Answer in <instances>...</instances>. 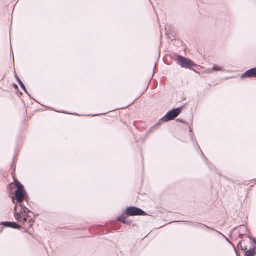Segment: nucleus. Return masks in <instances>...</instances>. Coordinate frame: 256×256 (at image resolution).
I'll return each instance as SVG.
<instances>
[{
  "label": "nucleus",
  "mask_w": 256,
  "mask_h": 256,
  "mask_svg": "<svg viewBox=\"0 0 256 256\" xmlns=\"http://www.w3.org/2000/svg\"><path fill=\"white\" fill-rule=\"evenodd\" d=\"M14 212L16 220L26 228H29L33 226L34 222V214L22 204H16Z\"/></svg>",
  "instance_id": "nucleus-1"
},
{
  "label": "nucleus",
  "mask_w": 256,
  "mask_h": 256,
  "mask_svg": "<svg viewBox=\"0 0 256 256\" xmlns=\"http://www.w3.org/2000/svg\"><path fill=\"white\" fill-rule=\"evenodd\" d=\"M14 185L17 188V190L14 193V196L12 198L13 203L22 204L26 196V192L24 187L18 180H14Z\"/></svg>",
  "instance_id": "nucleus-2"
},
{
  "label": "nucleus",
  "mask_w": 256,
  "mask_h": 256,
  "mask_svg": "<svg viewBox=\"0 0 256 256\" xmlns=\"http://www.w3.org/2000/svg\"><path fill=\"white\" fill-rule=\"evenodd\" d=\"M182 109L183 107H180L168 112L164 117V120L166 121H168L174 119L180 114Z\"/></svg>",
  "instance_id": "nucleus-3"
},
{
  "label": "nucleus",
  "mask_w": 256,
  "mask_h": 256,
  "mask_svg": "<svg viewBox=\"0 0 256 256\" xmlns=\"http://www.w3.org/2000/svg\"><path fill=\"white\" fill-rule=\"evenodd\" d=\"M177 60L178 64L182 68H187L190 66H196L193 62L180 56H178Z\"/></svg>",
  "instance_id": "nucleus-4"
},
{
  "label": "nucleus",
  "mask_w": 256,
  "mask_h": 256,
  "mask_svg": "<svg viewBox=\"0 0 256 256\" xmlns=\"http://www.w3.org/2000/svg\"><path fill=\"white\" fill-rule=\"evenodd\" d=\"M126 215L130 216L146 215V213L144 211L136 207L128 208L126 210Z\"/></svg>",
  "instance_id": "nucleus-5"
},
{
  "label": "nucleus",
  "mask_w": 256,
  "mask_h": 256,
  "mask_svg": "<svg viewBox=\"0 0 256 256\" xmlns=\"http://www.w3.org/2000/svg\"><path fill=\"white\" fill-rule=\"evenodd\" d=\"M256 77V68L247 70L242 76V78Z\"/></svg>",
  "instance_id": "nucleus-6"
},
{
  "label": "nucleus",
  "mask_w": 256,
  "mask_h": 256,
  "mask_svg": "<svg viewBox=\"0 0 256 256\" xmlns=\"http://www.w3.org/2000/svg\"><path fill=\"white\" fill-rule=\"evenodd\" d=\"M221 70L222 68L220 66L214 65L212 69L206 70V72L211 73L214 71H220Z\"/></svg>",
  "instance_id": "nucleus-7"
},
{
  "label": "nucleus",
  "mask_w": 256,
  "mask_h": 256,
  "mask_svg": "<svg viewBox=\"0 0 256 256\" xmlns=\"http://www.w3.org/2000/svg\"><path fill=\"white\" fill-rule=\"evenodd\" d=\"M20 227L21 226L18 224L14 222H12V228H15V229H20Z\"/></svg>",
  "instance_id": "nucleus-8"
},
{
  "label": "nucleus",
  "mask_w": 256,
  "mask_h": 256,
  "mask_svg": "<svg viewBox=\"0 0 256 256\" xmlns=\"http://www.w3.org/2000/svg\"><path fill=\"white\" fill-rule=\"evenodd\" d=\"M118 220L122 222V223L126 224V217L125 216H120L118 218Z\"/></svg>",
  "instance_id": "nucleus-9"
},
{
  "label": "nucleus",
  "mask_w": 256,
  "mask_h": 256,
  "mask_svg": "<svg viewBox=\"0 0 256 256\" xmlns=\"http://www.w3.org/2000/svg\"><path fill=\"white\" fill-rule=\"evenodd\" d=\"M2 224L6 226L12 228V222H4Z\"/></svg>",
  "instance_id": "nucleus-10"
},
{
  "label": "nucleus",
  "mask_w": 256,
  "mask_h": 256,
  "mask_svg": "<svg viewBox=\"0 0 256 256\" xmlns=\"http://www.w3.org/2000/svg\"><path fill=\"white\" fill-rule=\"evenodd\" d=\"M255 252L254 251L248 250L247 251L246 256H254Z\"/></svg>",
  "instance_id": "nucleus-11"
},
{
  "label": "nucleus",
  "mask_w": 256,
  "mask_h": 256,
  "mask_svg": "<svg viewBox=\"0 0 256 256\" xmlns=\"http://www.w3.org/2000/svg\"><path fill=\"white\" fill-rule=\"evenodd\" d=\"M237 247H238V249H241L242 250H243V248L242 247V244L241 242H240L238 243Z\"/></svg>",
  "instance_id": "nucleus-12"
},
{
  "label": "nucleus",
  "mask_w": 256,
  "mask_h": 256,
  "mask_svg": "<svg viewBox=\"0 0 256 256\" xmlns=\"http://www.w3.org/2000/svg\"><path fill=\"white\" fill-rule=\"evenodd\" d=\"M18 82H19L20 84L22 86V88H24V86L23 84L22 83V82L20 80H18Z\"/></svg>",
  "instance_id": "nucleus-13"
}]
</instances>
